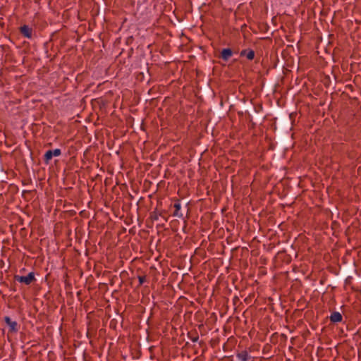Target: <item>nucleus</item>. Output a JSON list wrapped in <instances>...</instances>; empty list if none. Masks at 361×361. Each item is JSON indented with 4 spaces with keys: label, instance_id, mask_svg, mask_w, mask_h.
Wrapping results in <instances>:
<instances>
[{
    "label": "nucleus",
    "instance_id": "1",
    "mask_svg": "<svg viewBox=\"0 0 361 361\" xmlns=\"http://www.w3.org/2000/svg\"><path fill=\"white\" fill-rule=\"evenodd\" d=\"M14 279L19 283L30 285L32 281L35 280V274L34 272H30L27 276L15 275Z\"/></svg>",
    "mask_w": 361,
    "mask_h": 361
},
{
    "label": "nucleus",
    "instance_id": "2",
    "mask_svg": "<svg viewBox=\"0 0 361 361\" xmlns=\"http://www.w3.org/2000/svg\"><path fill=\"white\" fill-rule=\"evenodd\" d=\"M61 154L60 149H55L54 150H48L44 155V161L48 164L53 157H59Z\"/></svg>",
    "mask_w": 361,
    "mask_h": 361
},
{
    "label": "nucleus",
    "instance_id": "3",
    "mask_svg": "<svg viewBox=\"0 0 361 361\" xmlns=\"http://www.w3.org/2000/svg\"><path fill=\"white\" fill-rule=\"evenodd\" d=\"M4 321L6 324L9 326L11 331H18V324L16 321H12L9 317H5Z\"/></svg>",
    "mask_w": 361,
    "mask_h": 361
},
{
    "label": "nucleus",
    "instance_id": "4",
    "mask_svg": "<svg viewBox=\"0 0 361 361\" xmlns=\"http://www.w3.org/2000/svg\"><path fill=\"white\" fill-rule=\"evenodd\" d=\"M343 317L338 312H334L331 314L330 321L333 323H338L342 321Z\"/></svg>",
    "mask_w": 361,
    "mask_h": 361
},
{
    "label": "nucleus",
    "instance_id": "5",
    "mask_svg": "<svg viewBox=\"0 0 361 361\" xmlns=\"http://www.w3.org/2000/svg\"><path fill=\"white\" fill-rule=\"evenodd\" d=\"M233 52L231 49H224L221 51V56L224 61H228L232 56Z\"/></svg>",
    "mask_w": 361,
    "mask_h": 361
},
{
    "label": "nucleus",
    "instance_id": "6",
    "mask_svg": "<svg viewBox=\"0 0 361 361\" xmlns=\"http://www.w3.org/2000/svg\"><path fill=\"white\" fill-rule=\"evenodd\" d=\"M236 356L240 361H247L250 358V356L245 350L238 353Z\"/></svg>",
    "mask_w": 361,
    "mask_h": 361
},
{
    "label": "nucleus",
    "instance_id": "7",
    "mask_svg": "<svg viewBox=\"0 0 361 361\" xmlns=\"http://www.w3.org/2000/svg\"><path fill=\"white\" fill-rule=\"evenodd\" d=\"M240 56H245L247 59L252 60L255 57V52L253 50H243L240 52Z\"/></svg>",
    "mask_w": 361,
    "mask_h": 361
},
{
    "label": "nucleus",
    "instance_id": "8",
    "mask_svg": "<svg viewBox=\"0 0 361 361\" xmlns=\"http://www.w3.org/2000/svg\"><path fill=\"white\" fill-rule=\"evenodd\" d=\"M174 208H175V211L173 212V216H177V217H182L183 214L180 212V210L181 209V204L179 202V201H177L174 204Z\"/></svg>",
    "mask_w": 361,
    "mask_h": 361
},
{
    "label": "nucleus",
    "instance_id": "9",
    "mask_svg": "<svg viewBox=\"0 0 361 361\" xmlns=\"http://www.w3.org/2000/svg\"><path fill=\"white\" fill-rule=\"evenodd\" d=\"M20 32L25 37L27 38L31 37V30L27 25H23L21 27Z\"/></svg>",
    "mask_w": 361,
    "mask_h": 361
},
{
    "label": "nucleus",
    "instance_id": "10",
    "mask_svg": "<svg viewBox=\"0 0 361 361\" xmlns=\"http://www.w3.org/2000/svg\"><path fill=\"white\" fill-rule=\"evenodd\" d=\"M138 281H139L140 285H142V284H143L145 282L146 277L145 276H138Z\"/></svg>",
    "mask_w": 361,
    "mask_h": 361
},
{
    "label": "nucleus",
    "instance_id": "11",
    "mask_svg": "<svg viewBox=\"0 0 361 361\" xmlns=\"http://www.w3.org/2000/svg\"><path fill=\"white\" fill-rule=\"evenodd\" d=\"M152 218H153V219H154V220H157V216H153Z\"/></svg>",
    "mask_w": 361,
    "mask_h": 361
}]
</instances>
